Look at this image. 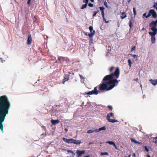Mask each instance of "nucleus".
I'll return each mask as SVG.
<instances>
[{"label":"nucleus","mask_w":157,"mask_h":157,"mask_svg":"<svg viewBox=\"0 0 157 157\" xmlns=\"http://www.w3.org/2000/svg\"><path fill=\"white\" fill-rule=\"evenodd\" d=\"M32 41V38L30 34H29L28 35V38L27 41V44L28 45H30Z\"/></svg>","instance_id":"9"},{"label":"nucleus","mask_w":157,"mask_h":157,"mask_svg":"<svg viewBox=\"0 0 157 157\" xmlns=\"http://www.w3.org/2000/svg\"><path fill=\"white\" fill-rule=\"evenodd\" d=\"M63 141L68 144H79L81 143L80 140H74L71 138L68 139L67 138L63 137Z\"/></svg>","instance_id":"3"},{"label":"nucleus","mask_w":157,"mask_h":157,"mask_svg":"<svg viewBox=\"0 0 157 157\" xmlns=\"http://www.w3.org/2000/svg\"><path fill=\"white\" fill-rule=\"evenodd\" d=\"M150 12H151V10H149V12L148 15H147L146 16V18H147L151 16V13Z\"/></svg>","instance_id":"28"},{"label":"nucleus","mask_w":157,"mask_h":157,"mask_svg":"<svg viewBox=\"0 0 157 157\" xmlns=\"http://www.w3.org/2000/svg\"><path fill=\"white\" fill-rule=\"evenodd\" d=\"M101 155H108V153L107 152H101Z\"/></svg>","instance_id":"29"},{"label":"nucleus","mask_w":157,"mask_h":157,"mask_svg":"<svg viewBox=\"0 0 157 157\" xmlns=\"http://www.w3.org/2000/svg\"><path fill=\"white\" fill-rule=\"evenodd\" d=\"M106 127L105 126H104L102 127L99 128V129H96V132H98L99 131H101V130H106Z\"/></svg>","instance_id":"16"},{"label":"nucleus","mask_w":157,"mask_h":157,"mask_svg":"<svg viewBox=\"0 0 157 157\" xmlns=\"http://www.w3.org/2000/svg\"><path fill=\"white\" fill-rule=\"evenodd\" d=\"M85 35H86V36H87V33H85Z\"/></svg>","instance_id":"54"},{"label":"nucleus","mask_w":157,"mask_h":157,"mask_svg":"<svg viewBox=\"0 0 157 157\" xmlns=\"http://www.w3.org/2000/svg\"><path fill=\"white\" fill-rule=\"evenodd\" d=\"M63 59L64 58L63 57H59L58 58V59L59 61H60L61 60H63Z\"/></svg>","instance_id":"31"},{"label":"nucleus","mask_w":157,"mask_h":157,"mask_svg":"<svg viewBox=\"0 0 157 157\" xmlns=\"http://www.w3.org/2000/svg\"><path fill=\"white\" fill-rule=\"evenodd\" d=\"M67 152L69 153H72L74 155H75V154L74 153V152L72 151L71 150H68Z\"/></svg>","instance_id":"33"},{"label":"nucleus","mask_w":157,"mask_h":157,"mask_svg":"<svg viewBox=\"0 0 157 157\" xmlns=\"http://www.w3.org/2000/svg\"><path fill=\"white\" fill-rule=\"evenodd\" d=\"M151 30L153 31V32H149V34L151 36V37L155 36V35L157 33V29H155L154 28L151 27Z\"/></svg>","instance_id":"7"},{"label":"nucleus","mask_w":157,"mask_h":157,"mask_svg":"<svg viewBox=\"0 0 157 157\" xmlns=\"http://www.w3.org/2000/svg\"><path fill=\"white\" fill-rule=\"evenodd\" d=\"M30 1H31L30 0H28V1L27 2V4L28 5H30Z\"/></svg>","instance_id":"42"},{"label":"nucleus","mask_w":157,"mask_h":157,"mask_svg":"<svg viewBox=\"0 0 157 157\" xmlns=\"http://www.w3.org/2000/svg\"><path fill=\"white\" fill-rule=\"evenodd\" d=\"M146 13H144L143 14V17H146Z\"/></svg>","instance_id":"44"},{"label":"nucleus","mask_w":157,"mask_h":157,"mask_svg":"<svg viewBox=\"0 0 157 157\" xmlns=\"http://www.w3.org/2000/svg\"><path fill=\"white\" fill-rule=\"evenodd\" d=\"M89 1V0H86V2H87V1Z\"/></svg>","instance_id":"56"},{"label":"nucleus","mask_w":157,"mask_h":157,"mask_svg":"<svg viewBox=\"0 0 157 157\" xmlns=\"http://www.w3.org/2000/svg\"><path fill=\"white\" fill-rule=\"evenodd\" d=\"M144 148H145V150H146L147 151V152H148L149 151V150L147 148V147L146 146H145L144 147Z\"/></svg>","instance_id":"39"},{"label":"nucleus","mask_w":157,"mask_h":157,"mask_svg":"<svg viewBox=\"0 0 157 157\" xmlns=\"http://www.w3.org/2000/svg\"><path fill=\"white\" fill-rule=\"evenodd\" d=\"M86 0H84L83 1V2L84 3H85V4H88V1H87V2H86Z\"/></svg>","instance_id":"41"},{"label":"nucleus","mask_w":157,"mask_h":157,"mask_svg":"<svg viewBox=\"0 0 157 157\" xmlns=\"http://www.w3.org/2000/svg\"><path fill=\"white\" fill-rule=\"evenodd\" d=\"M10 103L6 95L0 97V130L3 132L2 123L5 120V117L9 113L10 107Z\"/></svg>","instance_id":"2"},{"label":"nucleus","mask_w":157,"mask_h":157,"mask_svg":"<svg viewBox=\"0 0 157 157\" xmlns=\"http://www.w3.org/2000/svg\"><path fill=\"white\" fill-rule=\"evenodd\" d=\"M87 4H85L84 5H82L81 8V9H83L86 8V6H87Z\"/></svg>","instance_id":"27"},{"label":"nucleus","mask_w":157,"mask_h":157,"mask_svg":"<svg viewBox=\"0 0 157 157\" xmlns=\"http://www.w3.org/2000/svg\"><path fill=\"white\" fill-rule=\"evenodd\" d=\"M104 5L105 6H106V7H107V3L106 1H105L104 2Z\"/></svg>","instance_id":"40"},{"label":"nucleus","mask_w":157,"mask_h":157,"mask_svg":"<svg viewBox=\"0 0 157 157\" xmlns=\"http://www.w3.org/2000/svg\"><path fill=\"white\" fill-rule=\"evenodd\" d=\"M133 13L134 12H136V9L135 7L133 8Z\"/></svg>","instance_id":"45"},{"label":"nucleus","mask_w":157,"mask_h":157,"mask_svg":"<svg viewBox=\"0 0 157 157\" xmlns=\"http://www.w3.org/2000/svg\"><path fill=\"white\" fill-rule=\"evenodd\" d=\"M151 14L152 15V17L153 18H156L157 16V14L156 12L153 10H151Z\"/></svg>","instance_id":"12"},{"label":"nucleus","mask_w":157,"mask_h":157,"mask_svg":"<svg viewBox=\"0 0 157 157\" xmlns=\"http://www.w3.org/2000/svg\"><path fill=\"white\" fill-rule=\"evenodd\" d=\"M79 76L80 78H81V79L84 80L85 79V78L83 76H82L81 75H79Z\"/></svg>","instance_id":"37"},{"label":"nucleus","mask_w":157,"mask_h":157,"mask_svg":"<svg viewBox=\"0 0 157 157\" xmlns=\"http://www.w3.org/2000/svg\"><path fill=\"white\" fill-rule=\"evenodd\" d=\"M90 1L92 2H94V0H90Z\"/></svg>","instance_id":"52"},{"label":"nucleus","mask_w":157,"mask_h":157,"mask_svg":"<svg viewBox=\"0 0 157 157\" xmlns=\"http://www.w3.org/2000/svg\"><path fill=\"white\" fill-rule=\"evenodd\" d=\"M64 130H65V131L66 132H67V131H68V129L66 128H65Z\"/></svg>","instance_id":"46"},{"label":"nucleus","mask_w":157,"mask_h":157,"mask_svg":"<svg viewBox=\"0 0 157 157\" xmlns=\"http://www.w3.org/2000/svg\"><path fill=\"white\" fill-rule=\"evenodd\" d=\"M42 128L45 130H46V128L44 126L42 127Z\"/></svg>","instance_id":"47"},{"label":"nucleus","mask_w":157,"mask_h":157,"mask_svg":"<svg viewBox=\"0 0 157 157\" xmlns=\"http://www.w3.org/2000/svg\"><path fill=\"white\" fill-rule=\"evenodd\" d=\"M92 144V143H89V144Z\"/></svg>","instance_id":"55"},{"label":"nucleus","mask_w":157,"mask_h":157,"mask_svg":"<svg viewBox=\"0 0 157 157\" xmlns=\"http://www.w3.org/2000/svg\"><path fill=\"white\" fill-rule=\"evenodd\" d=\"M89 29L90 31V33H94V35H95V31L94 30H93V27H92L91 26H90L89 27Z\"/></svg>","instance_id":"20"},{"label":"nucleus","mask_w":157,"mask_h":157,"mask_svg":"<svg viewBox=\"0 0 157 157\" xmlns=\"http://www.w3.org/2000/svg\"><path fill=\"white\" fill-rule=\"evenodd\" d=\"M138 80V78H136V79H135V80L136 81H137Z\"/></svg>","instance_id":"51"},{"label":"nucleus","mask_w":157,"mask_h":157,"mask_svg":"<svg viewBox=\"0 0 157 157\" xmlns=\"http://www.w3.org/2000/svg\"><path fill=\"white\" fill-rule=\"evenodd\" d=\"M149 81L154 86L157 84V79L152 80L151 79L149 80Z\"/></svg>","instance_id":"14"},{"label":"nucleus","mask_w":157,"mask_h":157,"mask_svg":"<svg viewBox=\"0 0 157 157\" xmlns=\"http://www.w3.org/2000/svg\"><path fill=\"white\" fill-rule=\"evenodd\" d=\"M133 156L135 157H136V154L135 153H134L133 154Z\"/></svg>","instance_id":"50"},{"label":"nucleus","mask_w":157,"mask_h":157,"mask_svg":"<svg viewBox=\"0 0 157 157\" xmlns=\"http://www.w3.org/2000/svg\"><path fill=\"white\" fill-rule=\"evenodd\" d=\"M115 69V67L114 66H112L109 69V71L111 73L110 74L113 73L112 72L114 71ZM113 72V73H114Z\"/></svg>","instance_id":"19"},{"label":"nucleus","mask_w":157,"mask_h":157,"mask_svg":"<svg viewBox=\"0 0 157 157\" xmlns=\"http://www.w3.org/2000/svg\"><path fill=\"white\" fill-rule=\"evenodd\" d=\"M94 32L93 33H89L88 35V36L89 37L90 40L91 42V43H93V36L94 35Z\"/></svg>","instance_id":"15"},{"label":"nucleus","mask_w":157,"mask_h":157,"mask_svg":"<svg viewBox=\"0 0 157 157\" xmlns=\"http://www.w3.org/2000/svg\"><path fill=\"white\" fill-rule=\"evenodd\" d=\"M108 108L112 110V109H113V108H112V106H111V105H108Z\"/></svg>","instance_id":"36"},{"label":"nucleus","mask_w":157,"mask_h":157,"mask_svg":"<svg viewBox=\"0 0 157 157\" xmlns=\"http://www.w3.org/2000/svg\"><path fill=\"white\" fill-rule=\"evenodd\" d=\"M127 17V15L125 13V12H122L121 15V19H123Z\"/></svg>","instance_id":"18"},{"label":"nucleus","mask_w":157,"mask_h":157,"mask_svg":"<svg viewBox=\"0 0 157 157\" xmlns=\"http://www.w3.org/2000/svg\"><path fill=\"white\" fill-rule=\"evenodd\" d=\"M85 94H88L89 95H91L92 94H98V91L97 90V87H94V89L88 92H86Z\"/></svg>","instance_id":"5"},{"label":"nucleus","mask_w":157,"mask_h":157,"mask_svg":"<svg viewBox=\"0 0 157 157\" xmlns=\"http://www.w3.org/2000/svg\"><path fill=\"white\" fill-rule=\"evenodd\" d=\"M96 9L97 10L94 11V12L93 14V17H94L96 15V14L99 12V10H98V8H96Z\"/></svg>","instance_id":"21"},{"label":"nucleus","mask_w":157,"mask_h":157,"mask_svg":"<svg viewBox=\"0 0 157 157\" xmlns=\"http://www.w3.org/2000/svg\"><path fill=\"white\" fill-rule=\"evenodd\" d=\"M120 70L118 67H117L114 73L105 76L103 79V82L100 84L99 87L100 90H109L113 89L118 83L117 79L119 77Z\"/></svg>","instance_id":"1"},{"label":"nucleus","mask_w":157,"mask_h":157,"mask_svg":"<svg viewBox=\"0 0 157 157\" xmlns=\"http://www.w3.org/2000/svg\"><path fill=\"white\" fill-rule=\"evenodd\" d=\"M60 121L58 120H51V122L52 124L53 125H55L56 124H58L59 123Z\"/></svg>","instance_id":"13"},{"label":"nucleus","mask_w":157,"mask_h":157,"mask_svg":"<svg viewBox=\"0 0 157 157\" xmlns=\"http://www.w3.org/2000/svg\"><path fill=\"white\" fill-rule=\"evenodd\" d=\"M128 65L129 66V67H131V65H132V63L131 61L130 60V59H128Z\"/></svg>","instance_id":"26"},{"label":"nucleus","mask_w":157,"mask_h":157,"mask_svg":"<svg viewBox=\"0 0 157 157\" xmlns=\"http://www.w3.org/2000/svg\"><path fill=\"white\" fill-rule=\"evenodd\" d=\"M133 13L134 15H136V12H134Z\"/></svg>","instance_id":"49"},{"label":"nucleus","mask_w":157,"mask_h":157,"mask_svg":"<svg viewBox=\"0 0 157 157\" xmlns=\"http://www.w3.org/2000/svg\"><path fill=\"white\" fill-rule=\"evenodd\" d=\"M99 9L101 11V15L103 17V21L106 23H108L109 21H106L105 17V13L104 10H105V8L103 7H99Z\"/></svg>","instance_id":"6"},{"label":"nucleus","mask_w":157,"mask_h":157,"mask_svg":"<svg viewBox=\"0 0 157 157\" xmlns=\"http://www.w3.org/2000/svg\"><path fill=\"white\" fill-rule=\"evenodd\" d=\"M157 7V3L153 5V7L155 8H156V7Z\"/></svg>","instance_id":"38"},{"label":"nucleus","mask_w":157,"mask_h":157,"mask_svg":"<svg viewBox=\"0 0 157 157\" xmlns=\"http://www.w3.org/2000/svg\"><path fill=\"white\" fill-rule=\"evenodd\" d=\"M88 5L90 7H92L93 6V4L90 3L88 4Z\"/></svg>","instance_id":"34"},{"label":"nucleus","mask_w":157,"mask_h":157,"mask_svg":"<svg viewBox=\"0 0 157 157\" xmlns=\"http://www.w3.org/2000/svg\"><path fill=\"white\" fill-rule=\"evenodd\" d=\"M147 157H150V155L149 154H147Z\"/></svg>","instance_id":"48"},{"label":"nucleus","mask_w":157,"mask_h":157,"mask_svg":"<svg viewBox=\"0 0 157 157\" xmlns=\"http://www.w3.org/2000/svg\"><path fill=\"white\" fill-rule=\"evenodd\" d=\"M131 141H133L135 143H139V142H138V141H137L132 139H131Z\"/></svg>","instance_id":"32"},{"label":"nucleus","mask_w":157,"mask_h":157,"mask_svg":"<svg viewBox=\"0 0 157 157\" xmlns=\"http://www.w3.org/2000/svg\"><path fill=\"white\" fill-rule=\"evenodd\" d=\"M131 56H132L134 59H136V60L137 59L138 56L136 55H132V54H129Z\"/></svg>","instance_id":"25"},{"label":"nucleus","mask_w":157,"mask_h":157,"mask_svg":"<svg viewBox=\"0 0 157 157\" xmlns=\"http://www.w3.org/2000/svg\"><path fill=\"white\" fill-rule=\"evenodd\" d=\"M46 135V134L44 133V134H42L41 135V136H43V137H44Z\"/></svg>","instance_id":"43"},{"label":"nucleus","mask_w":157,"mask_h":157,"mask_svg":"<svg viewBox=\"0 0 157 157\" xmlns=\"http://www.w3.org/2000/svg\"><path fill=\"white\" fill-rule=\"evenodd\" d=\"M140 86H141V87H142V85H140Z\"/></svg>","instance_id":"57"},{"label":"nucleus","mask_w":157,"mask_h":157,"mask_svg":"<svg viewBox=\"0 0 157 157\" xmlns=\"http://www.w3.org/2000/svg\"><path fill=\"white\" fill-rule=\"evenodd\" d=\"M135 49H136V47L135 46H132V49H131V52H132L134 50H135Z\"/></svg>","instance_id":"35"},{"label":"nucleus","mask_w":157,"mask_h":157,"mask_svg":"<svg viewBox=\"0 0 157 157\" xmlns=\"http://www.w3.org/2000/svg\"><path fill=\"white\" fill-rule=\"evenodd\" d=\"M110 117H113V118H114V113H108L107 114L106 118L109 122L113 123L118 122V121L117 120L113 119H110Z\"/></svg>","instance_id":"4"},{"label":"nucleus","mask_w":157,"mask_h":157,"mask_svg":"<svg viewBox=\"0 0 157 157\" xmlns=\"http://www.w3.org/2000/svg\"><path fill=\"white\" fill-rule=\"evenodd\" d=\"M69 75H65V76L63 80L62 83L63 84H64L65 82L69 80Z\"/></svg>","instance_id":"11"},{"label":"nucleus","mask_w":157,"mask_h":157,"mask_svg":"<svg viewBox=\"0 0 157 157\" xmlns=\"http://www.w3.org/2000/svg\"><path fill=\"white\" fill-rule=\"evenodd\" d=\"M85 152V151L84 150L80 151L79 150H77L76 151L77 156L78 157L84 154Z\"/></svg>","instance_id":"10"},{"label":"nucleus","mask_w":157,"mask_h":157,"mask_svg":"<svg viewBox=\"0 0 157 157\" xmlns=\"http://www.w3.org/2000/svg\"><path fill=\"white\" fill-rule=\"evenodd\" d=\"M151 42L152 43L154 44L155 42V36L151 37Z\"/></svg>","instance_id":"22"},{"label":"nucleus","mask_w":157,"mask_h":157,"mask_svg":"<svg viewBox=\"0 0 157 157\" xmlns=\"http://www.w3.org/2000/svg\"><path fill=\"white\" fill-rule=\"evenodd\" d=\"M129 27L130 28H131L132 26V21L131 20H130L129 21Z\"/></svg>","instance_id":"30"},{"label":"nucleus","mask_w":157,"mask_h":157,"mask_svg":"<svg viewBox=\"0 0 157 157\" xmlns=\"http://www.w3.org/2000/svg\"><path fill=\"white\" fill-rule=\"evenodd\" d=\"M152 141L155 143L157 144V136L154 137Z\"/></svg>","instance_id":"24"},{"label":"nucleus","mask_w":157,"mask_h":157,"mask_svg":"<svg viewBox=\"0 0 157 157\" xmlns=\"http://www.w3.org/2000/svg\"><path fill=\"white\" fill-rule=\"evenodd\" d=\"M96 129H95L94 130H89L87 132V133H93L94 132H96Z\"/></svg>","instance_id":"23"},{"label":"nucleus","mask_w":157,"mask_h":157,"mask_svg":"<svg viewBox=\"0 0 157 157\" xmlns=\"http://www.w3.org/2000/svg\"><path fill=\"white\" fill-rule=\"evenodd\" d=\"M106 143H108L110 145H113L114 146V147L116 149H117V147L114 143L112 141H108L106 142Z\"/></svg>","instance_id":"17"},{"label":"nucleus","mask_w":157,"mask_h":157,"mask_svg":"<svg viewBox=\"0 0 157 157\" xmlns=\"http://www.w3.org/2000/svg\"><path fill=\"white\" fill-rule=\"evenodd\" d=\"M157 26V19L155 21H152L149 24V26L150 27L154 28L157 29L156 27Z\"/></svg>","instance_id":"8"},{"label":"nucleus","mask_w":157,"mask_h":157,"mask_svg":"<svg viewBox=\"0 0 157 157\" xmlns=\"http://www.w3.org/2000/svg\"><path fill=\"white\" fill-rule=\"evenodd\" d=\"M84 157H90V156H89V155H87L86 156H84Z\"/></svg>","instance_id":"53"}]
</instances>
